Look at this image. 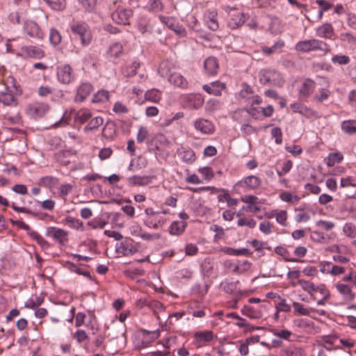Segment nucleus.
<instances>
[{
	"label": "nucleus",
	"instance_id": "nucleus-52",
	"mask_svg": "<svg viewBox=\"0 0 356 356\" xmlns=\"http://www.w3.org/2000/svg\"><path fill=\"white\" fill-rule=\"evenodd\" d=\"M3 84L5 86V90H11L15 92L18 91L16 86V81L12 76H8L6 79H4Z\"/></svg>",
	"mask_w": 356,
	"mask_h": 356
},
{
	"label": "nucleus",
	"instance_id": "nucleus-26",
	"mask_svg": "<svg viewBox=\"0 0 356 356\" xmlns=\"http://www.w3.org/2000/svg\"><path fill=\"white\" fill-rule=\"evenodd\" d=\"M311 239L321 244H327L334 238V234L325 235L323 232L313 231L310 235Z\"/></svg>",
	"mask_w": 356,
	"mask_h": 356
},
{
	"label": "nucleus",
	"instance_id": "nucleus-57",
	"mask_svg": "<svg viewBox=\"0 0 356 356\" xmlns=\"http://www.w3.org/2000/svg\"><path fill=\"white\" fill-rule=\"evenodd\" d=\"M296 326L302 329H310L314 327V323L312 321L305 318H300L294 321Z\"/></svg>",
	"mask_w": 356,
	"mask_h": 356
},
{
	"label": "nucleus",
	"instance_id": "nucleus-28",
	"mask_svg": "<svg viewBox=\"0 0 356 356\" xmlns=\"http://www.w3.org/2000/svg\"><path fill=\"white\" fill-rule=\"evenodd\" d=\"M64 223L72 229L79 230L81 232L85 231L83 223L79 219L75 218L72 216H67L64 220Z\"/></svg>",
	"mask_w": 356,
	"mask_h": 356
},
{
	"label": "nucleus",
	"instance_id": "nucleus-62",
	"mask_svg": "<svg viewBox=\"0 0 356 356\" xmlns=\"http://www.w3.org/2000/svg\"><path fill=\"white\" fill-rule=\"evenodd\" d=\"M224 252L229 255L238 256L247 254L248 250L245 248L234 249L232 248H225Z\"/></svg>",
	"mask_w": 356,
	"mask_h": 356
},
{
	"label": "nucleus",
	"instance_id": "nucleus-6",
	"mask_svg": "<svg viewBox=\"0 0 356 356\" xmlns=\"http://www.w3.org/2000/svg\"><path fill=\"white\" fill-rule=\"evenodd\" d=\"M181 102L185 108L197 110L203 106L204 99L200 94H186L181 97Z\"/></svg>",
	"mask_w": 356,
	"mask_h": 356
},
{
	"label": "nucleus",
	"instance_id": "nucleus-12",
	"mask_svg": "<svg viewBox=\"0 0 356 356\" xmlns=\"http://www.w3.org/2000/svg\"><path fill=\"white\" fill-rule=\"evenodd\" d=\"M351 284L348 283L337 282L335 284V288L343 299L346 302L353 301L355 298V293L353 291Z\"/></svg>",
	"mask_w": 356,
	"mask_h": 356
},
{
	"label": "nucleus",
	"instance_id": "nucleus-48",
	"mask_svg": "<svg viewBox=\"0 0 356 356\" xmlns=\"http://www.w3.org/2000/svg\"><path fill=\"white\" fill-rule=\"evenodd\" d=\"M123 51V47L120 42L113 44L108 50V54L111 57L118 58L121 55Z\"/></svg>",
	"mask_w": 356,
	"mask_h": 356
},
{
	"label": "nucleus",
	"instance_id": "nucleus-46",
	"mask_svg": "<svg viewBox=\"0 0 356 356\" xmlns=\"http://www.w3.org/2000/svg\"><path fill=\"white\" fill-rule=\"evenodd\" d=\"M138 29L142 34L152 32V26L149 20L140 19L138 23Z\"/></svg>",
	"mask_w": 356,
	"mask_h": 356
},
{
	"label": "nucleus",
	"instance_id": "nucleus-54",
	"mask_svg": "<svg viewBox=\"0 0 356 356\" xmlns=\"http://www.w3.org/2000/svg\"><path fill=\"white\" fill-rule=\"evenodd\" d=\"M92 118V113L89 111L82 110L77 113L76 120L81 124H84L90 120Z\"/></svg>",
	"mask_w": 356,
	"mask_h": 356
},
{
	"label": "nucleus",
	"instance_id": "nucleus-45",
	"mask_svg": "<svg viewBox=\"0 0 356 356\" xmlns=\"http://www.w3.org/2000/svg\"><path fill=\"white\" fill-rule=\"evenodd\" d=\"M46 3L55 10H62L65 8V0H44Z\"/></svg>",
	"mask_w": 356,
	"mask_h": 356
},
{
	"label": "nucleus",
	"instance_id": "nucleus-55",
	"mask_svg": "<svg viewBox=\"0 0 356 356\" xmlns=\"http://www.w3.org/2000/svg\"><path fill=\"white\" fill-rule=\"evenodd\" d=\"M49 41L54 46H56L58 44H60L61 41V35L57 29H51L50 30Z\"/></svg>",
	"mask_w": 356,
	"mask_h": 356
},
{
	"label": "nucleus",
	"instance_id": "nucleus-49",
	"mask_svg": "<svg viewBox=\"0 0 356 356\" xmlns=\"http://www.w3.org/2000/svg\"><path fill=\"white\" fill-rule=\"evenodd\" d=\"M339 38L342 42H348L352 47L356 48V37L350 33H342Z\"/></svg>",
	"mask_w": 356,
	"mask_h": 356
},
{
	"label": "nucleus",
	"instance_id": "nucleus-60",
	"mask_svg": "<svg viewBox=\"0 0 356 356\" xmlns=\"http://www.w3.org/2000/svg\"><path fill=\"white\" fill-rule=\"evenodd\" d=\"M280 302L275 305L277 312H289L291 311V306L286 303L284 298L280 297Z\"/></svg>",
	"mask_w": 356,
	"mask_h": 356
},
{
	"label": "nucleus",
	"instance_id": "nucleus-56",
	"mask_svg": "<svg viewBox=\"0 0 356 356\" xmlns=\"http://www.w3.org/2000/svg\"><path fill=\"white\" fill-rule=\"evenodd\" d=\"M238 227L247 226L250 228H254L257 222L253 218H241L237 222Z\"/></svg>",
	"mask_w": 356,
	"mask_h": 356
},
{
	"label": "nucleus",
	"instance_id": "nucleus-5",
	"mask_svg": "<svg viewBox=\"0 0 356 356\" xmlns=\"http://www.w3.org/2000/svg\"><path fill=\"white\" fill-rule=\"evenodd\" d=\"M71 30L74 34L78 35L82 45H88L92 40V33L88 25L83 22H77L71 25Z\"/></svg>",
	"mask_w": 356,
	"mask_h": 356
},
{
	"label": "nucleus",
	"instance_id": "nucleus-9",
	"mask_svg": "<svg viewBox=\"0 0 356 356\" xmlns=\"http://www.w3.org/2000/svg\"><path fill=\"white\" fill-rule=\"evenodd\" d=\"M261 179L255 175L243 177L235 184V188H245L248 191H254L260 188Z\"/></svg>",
	"mask_w": 356,
	"mask_h": 356
},
{
	"label": "nucleus",
	"instance_id": "nucleus-35",
	"mask_svg": "<svg viewBox=\"0 0 356 356\" xmlns=\"http://www.w3.org/2000/svg\"><path fill=\"white\" fill-rule=\"evenodd\" d=\"M222 102L218 99H209L205 105V111L207 113H212L216 111L221 109Z\"/></svg>",
	"mask_w": 356,
	"mask_h": 356
},
{
	"label": "nucleus",
	"instance_id": "nucleus-14",
	"mask_svg": "<svg viewBox=\"0 0 356 356\" xmlns=\"http://www.w3.org/2000/svg\"><path fill=\"white\" fill-rule=\"evenodd\" d=\"M21 54L26 58L40 59L44 56V51L38 46L29 45L21 47Z\"/></svg>",
	"mask_w": 356,
	"mask_h": 356
},
{
	"label": "nucleus",
	"instance_id": "nucleus-2",
	"mask_svg": "<svg viewBox=\"0 0 356 356\" xmlns=\"http://www.w3.org/2000/svg\"><path fill=\"white\" fill-rule=\"evenodd\" d=\"M145 217L143 220L144 225L154 229L162 228L167 222V219L161 215L159 211H154L153 208L148 207L144 211Z\"/></svg>",
	"mask_w": 356,
	"mask_h": 356
},
{
	"label": "nucleus",
	"instance_id": "nucleus-50",
	"mask_svg": "<svg viewBox=\"0 0 356 356\" xmlns=\"http://www.w3.org/2000/svg\"><path fill=\"white\" fill-rule=\"evenodd\" d=\"M181 159L187 163H192L195 160V154L191 149H184L181 152Z\"/></svg>",
	"mask_w": 356,
	"mask_h": 356
},
{
	"label": "nucleus",
	"instance_id": "nucleus-63",
	"mask_svg": "<svg viewBox=\"0 0 356 356\" xmlns=\"http://www.w3.org/2000/svg\"><path fill=\"white\" fill-rule=\"evenodd\" d=\"M350 60V58L346 55H335L332 58V63L339 65H347Z\"/></svg>",
	"mask_w": 356,
	"mask_h": 356
},
{
	"label": "nucleus",
	"instance_id": "nucleus-43",
	"mask_svg": "<svg viewBox=\"0 0 356 356\" xmlns=\"http://www.w3.org/2000/svg\"><path fill=\"white\" fill-rule=\"evenodd\" d=\"M232 118L234 120L242 123L248 118V112L246 109H238L233 113Z\"/></svg>",
	"mask_w": 356,
	"mask_h": 356
},
{
	"label": "nucleus",
	"instance_id": "nucleus-41",
	"mask_svg": "<svg viewBox=\"0 0 356 356\" xmlns=\"http://www.w3.org/2000/svg\"><path fill=\"white\" fill-rule=\"evenodd\" d=\"M210 230L215 232V235L213 236V241L215 243L219 242L225 235L224 229L218 225H211L210 227Z\"/></svg>",
	"mask_w": 356,
	"mask_h": 356
},
{
	"label": "nucleus",
	"instance_id": "nucleus-29",
	"mask_svg": "<svg viewBox=\"0 0 356 356\" xmlns=\"http://www.w3.org/2000/svg\"><path fill=\"white\" fill-rule=\"evenodd\" d=\"M58 179L55 177L45 176L40 179L39 185L51 190L58 184Z\"/></svg>",
	"mask_w": 356,
	"mask_h": 356
},
{
	"label": "nucleus",
	"instance_id": "nucleus-20",
	"mask_svg": "<svg viewBox=\"0 0 356 356\" xmlns=\"http://www.w3.org/2000/svg\"><path fill=\"white\" fill-rule=\"evenodd\" d=\"M247 15L243 13H236L230 15L227 22L228 26L232 29H236L244 24Z\"/></svg>",
	"mask_w": 356,
	"mask_h": 356
},
{
	"label": "nucleus",
	"instance_id": "nucleus-27",
	"mask_svg": "<svg viewBox=\"0 0 356 356\" xmlns=\"http://www.w3.org/2000/svg\"><path fill=\"white\" fill-rule=\"evenodd\" d=\"M219 68L218 62L216 58L211 56L204 61V69L209 75L216 74Z\"/></svg>",
	"mask_w": 356,
	"mask_h": 356
},
{
	"label": "nucleus",
	"instance_id": "nucleus-37",
	"mask_svg": "<svg viewBox=\"0 0 356 356\" xmlns=\"http://www.w3.org/2000/svg\"><path fill=\"white\" fill-rule=\"evenodd\" d=\"M145 97L146 100L156 103L161 98V92L157 89L152 88L145 92Z\"/></svg>",
	"mask_w": 356,
	"mask_h": 356
},
{
	"label": "nucleus",
	"instance_id": "nucleus-11",
	"mask_svg": "<svg viewBox=\"0 0 356 356\" xmlns=\"http://www.w3.org/2000/svg\"><path fill=\"white\" fill-rule=\"evenodd\" d=\"M47 235L54 238L60 245H65L68 241V232L56 227H48L47 229Z\"/></svg>",
	"mask_w": 356,
	"mask_h": 356
},
{
	"label": "nucleus",
	"instance_id": "nucleus-25",
	"mask_svg": "<svg viewBox=\"0 0 356 356\" xmlns=\"http://www.w3.org/2000/svg\"><path fill=\"white\" fill-rule=\"evenodd\" d=\"M92 86L90 83H83L79 86L77 89L76 99L79 102H83L91 92Z\"/></svg>",
	"mask_w": 356,
	"mask_h": 356
},
{
	"label": "nucleus",
	"instance_id": "nucleus-42",
	"mask_svg": "<svg viewBox=\"0 0 356 356\" xmlns=\"http://www.w3.org/2000/svg\"><path fill=\"white\" fill-rule=\"evenodd\" d=\"M242 89L240 91L239 95L241 98L248 101L250 99V97L254 94L252 88L246 83H243L241 84Z\"/></svg>",
	"mask_w": 356,
	"mask_h": 356
},
{
	"label": "nucleus",
	"instance_id": "nucleus-39",
	"mask_svg": "<svg viewBox=\"0 0 356 356\" xmlns=\"http://www.w3.org/2000/svg\"><path fill=\"white\" fill-rule=\"evenodd\" d=\"M104 123V119L102 117L91 118L88 125L85 127V131H92L97 129Z\"/></svg>",
	"mask_w": 356,
	"mask_h": 356
},
{
	"label": "nucleus",
	"instance_id": "nucleus-8",
	"mask_svg": "<svg viewBox=\"0 0 356 356\" xmlns=\"http://www.w3.org/2000/svg\"><path fill=\"white\" fill-rule=\"evenodd\" d=\"M133 15V11L130 8L118 6L112 13L113 21L118 24H129V19Z\"/></svg>",
	"mask_w": 356,
	"mask_h": 356
},
{
	"label": "nucleus",
	"instance_id": "nucleus-18",
	"mask_svg": "<svg viewBox=\"0 0 356 356\" xmlns=\"http://www.w3.org/2000/svg\"><path fill=\"white\" fill-rule=\"evenodd\" d=\"M316 88L315 82L310 79H305L299 89L298 95L300 99H306L309 97L314 91Z\"/></svg>",
	"mask_w": 356,
	"mask_h": 356
},
{
	"label": "nucleus",
	"instance_id": "nucleus-61",
	"mask_svg": "<svg viewBox=\"0 0 356 356\" xmlns=\"http://www.w3.org/2000/svg\"><path fill=\"white\" fill-rule=\"evenodd\" d=\"M79 3L88 12L92 11L97 4V0H77Z\"/></svg>",
	"mask_w": 356,
	"mask_h": 356
},
{
	"label": "nucleus",
	"instance_id": "nucleus-7",
	"mask_svg": "<svg viewBox=\"0 0 356 356\" xmlns=\"http://www.w3.org/2000/svg\"><path fill=\"white\" fill-rule=\"evenodd\" d=\"M49 110V106L47 104L40 102H31L26 106V114L33 118L44 116Z\"/></svg>",
	"mask_w": 356,
	"mask_h": 356
},
{
	"label": "nucleus",
	"instance_id": "nucleus-23",
	"mask_svg": "<svg viewBox=\"0 0 356 356\" xmlns=\"http://www.w3.org/2000/svg\"><path fill=\"white\" fill-rule=\"evenodd\" d=\"M187 225V222L184 221L175 220L171 223L169 227V234L172 236H180L184 232Z\"/></svg>",
	"mask_w": 356,
	"mask_h": 356
},
{
	"label": "nucleus",
	"instance_id": "nucleus-58",
	"mask_svg": "<svg viewBox=\"0 0 356 356\" xmlns=\"http://www.w3.org/2000/svg\"><path fill=\"white\" fill-rule=\"evenodd\" d=\"M275 252L278 255L282 256L284 259H285L287 261H298V259H289L290 253L284 247L282 246H277L275 248Z\"/></svg>",
	"mask_w": 356,
	"mask_h": 356
},
{
	"label": "nucleus",
	"instance_id": "nucleus-44",
	"mask_svg": "<svg viewBox=\"0 0 356 356\" xmlns=\"http://www.w3.org/2000/svg\"><path fill=\"white\" fill-rule=\"evenodd\" d=\"M108 223V220L102 218H95L92 220L88 221L87 225L92 229H103Z\"/></svg>",
	"mask_w": 356,
	"mask_h": 356
},
{
	"label": "nucleus",
	"instance_id": "nucleus-64",
	"mask_svg": "<svg viewBox=\"0 0 356 356\" xmlns=\"http://www.w3.org/2000/svg\"><path fill=\"white\" fill-rule=\"evenodd\" d=\"M199 172L204 177L206 180H211L214 177V173L211 168L203 167L198 170Z\"/></svg>",
	"mask_w": 356,
	"mask_h": 356
},
{
	"label": "nucleus",
	"instance_id": "nucleus-17",
	"mask_svg": "<svg viewBox=\"0 0 356 356\" xmlns=\"http://www.w3.org/2000/svg\"><path fill=\"white\" fill-rule=\"evenodd\" d=\"M203 90L210 95L220 96L222 90L226 89V84L216 81L203 86Z\"/></svg>",
	"mask_w": 356,
	"mask_h": 356
},
{
	"label": "nucleus",
	"instance_id": "nucleus-15",
	"mask_svg": "<svg viewBox=\"0 0 356 356\" xmlns=\"http://www.w3.org/2000/svg\"><path fill=\"white\" fill-rule=\"evenodd\" d=\"M204 22L207 27L212 30L216 31L219 28L218 22V13L216 9H208L204 15Z\"/></svg>",
	"mask_w": 356,
	"mask_h": 356
},
{
	"label": "nucleus",
	"instance_id": "nucleus-34",
	"mask_svg": "<svg viewBox=\"0 0 356 356\" xmlns=\"http://www.w3.org/2000/svg\"><path fill=\"white\" fill-rule=\"evenodd\" d=\"M293 307L294 308V314H298L302 316H309L314 309L310 307H306L302 304L298 302H293Z\"/></svg>",
	"mask_w": 356,
	"mask_h": 356
},
{
	"label": "nucleus",
	"instance_id": "nucleus-36",
	"mask_svg": "<svg viewBox=\"0 0 356 356\" xmlns=\"http://www.w3.org/2000/svg\"><path fill=\"white\" fill-rule=\"evenodd\" d=\"M341 129L347 134H356V120H345L341 123Z\"/></svg>",
	"mask_w": 356,
	"mask_h": 356
},
{
	"label": "nucleus",
	"instance_id": "nucleus-32",
	"mask_svg": "<svg viewBox=\"0 0 356 356\" xmlns=\"http://www.w3.org/2000/svg\"><path fill=\"white\" fill-rule=\"evenodd\" d=\"M149 182V178L146 176L142 177L134 175L128 179V183L131 186H145L147 185Z\"/></svg>",
	"mask_w": 356,
	"mask_h": 356
},
{
	"label": "nucleus",
	"instance_id": "nucleus-19",
	"mask_svg": "<svg viewBox=\"0 0 356 356\" xmlns=\"http://www.w3.org/2000/svg\"><path fill=\"white\" fill-rule=\"evenodd\" d=\"M57 76L59 81L63 83L67 84L70 83L74 76L72 69L69 65H65L58 68Z\"/></svg>",
	"mask_w": 356,
	"mask_h": 356
},
{
	"label": "nucleus",
	"instance_id": "nucleus-53",
	"mask_svg": "<svg viewBox=\"0 0 356 356\" xmlns=\"http://www.w3.org/2000/svg\"><path fill=\"white\" fill-rule=\"evenodd\" d=\"M343 232L346 236L350 238H354L356 236V227L351 222L344 225Z\"/></svg>",
	"mask_w": 356,
	"mask_h": 356
},
{
	"label": "nucleus",
	"instance_id": "nucleus-31",
	"mask_svg": "<svg viewBox=\"0 0 356 356\" xmlns=\"http://www.w3.org/2000/svg\"><path fill=\"white\" fill-rule=\"evenodd\" d=\"M291 108L294 113H298L305 116H309L313 113L312 110L301 103L296 102L291 104Z\"/></svg>",
	"mask_w": 356,
	"mask_h": 356
},
{
	"label": "nucleus",
	"instance_id": "nucleus-30",
	"mask_svg": "<svg viewBox=\"0 0 356 356\" xmlns=\"http://www.w3.org/2000/svg\"><path fill=\"white\" fill-rule=\"evenodd\" d=\"M73 111H65L63 113L60 119L53 124V127L55 128L57 127H63L68 125L72 120Z\"/></svg>",
	"mask_w": 356,
	"mask_h": 356
},
{
	"label": "nucleus",
	"instance_id": "nucleus-33",
	"mask_svg": "<svg viewBox=\"0 0 356 356\" xmlns=\"http://www.w3.org/2000/svg\"><path fill=\"white\" fill-rule=\"evenodd\" d=\"M116 134L115 126L113 123H106L102 130V136L108 140L113 139Z\"/></svg>",
	"mask_w": 356,
	"mask_h": 356
},
{
	"label": "nucleus",
	"instance_id": "nucleus-4",
	"mask_svg": "<svg viewBox=\"0 0 356 356\" xmlns=\"http://www.w3.org/2000/svg\"><path fill=\"white\" fill-rule=\"evenodd\" d=\"M295 49L297 51L307 53L313 51H329V45L324 41L318 39L302 40L296 43Z\"/></svg>",
	"mask_w": 356,
	"mask_h": 356
},
{
	"label": "nucleus",
	"instance_id": "nucleus-24",
	"mask_svg": "<svg viewBox=\"0 0 356 356\" xmlns=\"http://www.w3.org/2000/svg\"><path fill=\"white\" fill-rule=\"evenodd\" d=\"M196 343L199 346H202L204 343L209 342L213 339V332L211 330L197 332L194 334Z\"/></svg>",
	"mask_w": 356,
	"mask_h": 356
},
{
	"label": "nucleus",
	"instance_id": "nucleus-3",
	"mask_svg": "<svg viewBox=\"0 0 356 356\" xmlns=\"http://www.w3.org/2000/svg\"><path fill=\"white\" fill-rule=\"evenodd\" d=\"M258 76L259 82L263 85L281 87L284 83L282 74L273 69H262Z\"/></svg>",
	"mask_w": 356,
	"mask_h": 356
},
{
	"label": "nucleus",
	"instance_id": "nucleus-1",
	"mask_svg": "<svg viewBox=\"0 0 356 356\" xmlns=\"http://www.w3.org/2000/svg\"><path fill=\"white\" fill-rule=\"evenodd\" d=\"M176 70V65L171 60H165L160 63L158 73L161 77L167 79L170 83L181 88H186L188 86L186 79Z\"/></svg>",
	"mask_w": 356,
	"mask_h": 356
},
{
	"label": "nucleus",
	"instance_id": "nucleus-13",
	"mask_svg": "<svg viewBox=\"0 0 356 356\" xmlns=\"http://www.w3.org/2000/svg\"><path fill=\"white\" fill-rule=\"evenodd\" d=\"M195 129L203 134H211L215 131L213 122L204 118H198L194 121Z\"/></svg>",
	"mask_w": 356,
	"mask_h": 356
},
{
	"label": "nucleus",
	"instance_id": "nucleus-40",
	"mask_svg": "<svg viewBox=\"0 0 356 356\" xmlns=\"http://www.w3.org/2000/svg\"><path fill=\"white\" fill-rule=\"evenodd\" d=\"M109 92L105 90H99L94 95L92 98L93 103H104L108 100Z\"/></svg>",
	"mask_w": 356,
	"mask_h": 356
},
{
	"label": "nucleus",
	"instance_id": "nucleus-10",
	"mask_svg": "<svg viewBox=\"0 0 356 356\" xmlns=\"http://www.w3.org/2000/svg\"><path fill=\"white\" fill-rule=\"evenodd\" d=\"M23 31L30 38L36 40H42L44 36L40 27L33 21H26L24 24Z\"/></svg>",
	"mask_w": 356,
	"mask_h": 356
},
{
	"label": "nucleus",
	"instance_id": "nucleus-47",
	"mask_svg": "<svg viewBox=\"0 0 356 356\" xmlns=\"http://www.w3.org/2000/svg\"><path fill=\"white\" fill-rule=\"evenodd\" d=\"M343 159V156L340 153H332L325 159L326 164L329 167H332L335 163L341 162Z\"/></svg>",
	"mask_w": 356,
	"mask_h": 356
},
{
	"label": "nucleus",
	"instance_id": "nucleus-51",
	"mask_svg": "<svg viewBox=\"0 0 356 356\" xmlns=\"http://www.w3.org/2000/svg\"><path fill=\"white\" fill-rule=\"evenodd\" d=\"M147 8L149 11L158 13L163 10V6L159 0H149Z\"/></svg>",
	"mask_w": 356,
	"mask_h": 356
},
{
	"label": "nucleus",
	"instance_id": "nucleus-59",
	"mask_svg": "<svg viewBox=\"0 0 356 356\" xmlns=\"http://www.w3.org/2000/svg\"><path fill=\"white\" fill-rule=\"evenodd\" d=\"M280 198L284 202L291 203L298 202L300 200V197L298 196H297L296 195H293L292 193L289 192L282 193L280 195Z\"/></svg>",
	"mask_w": 356,
	"mask_h": 356
},
{
	"label": "nucleus",
	"instance_id": "nucleus-21",
	"mask_svg": "<svg viewBox=\"0 0 356 356\" xmlns=\"http://www.w3.org/2000/svg\"><path fill=\"white\" fill-rule=\"evenodd\" d=\"M316 35L326 39L334 40V31L332 25L330 23H325L316 29Z\"/></svg>",
	"mask_w": 356,
	"mask_h": 356
},
{
	"label": "nucleus",
	"instance_id": "nucleus-16",
	"mask_svg": "<svg viewBox=\"0 0 356 356\" xmlns=\"http://www.w3.org/2000/svg\"><path fill=\"white\" fill-rule=\"evenodd\" d=\"M16 94L15 92L4 89L0 92V103L7 106H16L18 104Z\"/></svg>",
	"mask_w": 356,
	"mask_h": 356
},
{
	"label": "nucleus",
	"instance_id": "nucleus-22",
	"mask_svg": "<svg viewBox=\"0 0 356 356\" xmlns=\"http://www.w3.org/2000/svg\"><path fill=\"white\" fill-rule=\"evenodd\" d=\"M262 307H254L250 305H245L241 309L243 315L253 319H258L262 317L263 314L261 311Z\"/></svg>",
	"mask_w": 356,
	"mask_h": 356
},
{
	"label": "nucleus",
	"instance_id": "nucleus-38",
	"mask_svg": "<svg viewBox=\"0 0 356 356\" xmlns=\"http://www.w3.org/2000/svg\"><path fill=\"white\" fill-rule=\"evenodd\" d=\"M284 46V41L279 40V41L276 42L272 47H269L264 46V47H261V49H262L263 53H264L265 54H266L268 56H270V55L277 52L280 49H281Z\"/></svg>",
	"mask_w": 356,
	"mask_h": 356
}]
</instances>
